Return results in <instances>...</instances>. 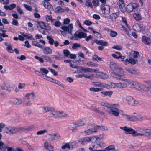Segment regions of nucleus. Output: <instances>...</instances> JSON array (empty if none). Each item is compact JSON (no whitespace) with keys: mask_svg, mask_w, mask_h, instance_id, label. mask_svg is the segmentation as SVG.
<instances>
[{"mask_svg":"<svg viewBox=\"0 0 151 151\" xmlns=\"http://www.w3.org/2000/svg\"><path fill=\"white\" fill-rule=\"evenodd\" d=\"M118 5L122 12H124L126 10L127 12H130L133 9L136 8L138 6L137 4L135 3H132L129 4L126 8L124 0H119Z\"/></svg>","mask_w":151,"mask_h":151,"instance_id":"f257e3e1","label":"nucleus"},{"mask_svg":"<svg viewBox=\"0 0 151 151\" xmlns=\"http://www.w3.org/2000/svg\"><path fill=\"white\" fill-rule=\"evenodd\" d=\"M111 75L112 76L117 80H121L122 81L127 82L129 84L131 88H133L135 87L136 82L131 80L124 79L122 78L124 75V73L123 74H118L114 72L111 73Z\"/></svg>","mask_w":151,"mask_h":151,"instance_id":"f03ea898","label":"nucleus"},{"mask_svg":"<svg viewBox=\"0 0 151 151\" xmlns=\"http://www.w3.org/2000/svg\"><path fill=\"white\" fill-rule=\"evenodd\" d=\"M117 104H112L109 108L108 109V111L110 114L115 116H118L119 114L122 113H121L122 111L117 107Z\"/></svg>","mask_w":151,"mask_h":151,"instance_id":"7ed1b4c3","label":"nucleus"},{"mask_svg":"<svg viewBox=\"0 0 151 151\" xmlns=\"http://www.w3.org/2000/svg\"><path fill=\"white\" fill-rule=\"evenodd\" d=\"M149 130V129L138 128L136 130H135L134 137L138 136L148 137L149 133H147L149 132L148 131Z\"/></svg>","mask_w":151,"mask_h":151,"instance_id":"20e7f679","label":"nucleus"},{"mask_svg":"<svg viewBox=\"0 0 151 151\" xmlns=\"http://www.w3.org/2000/svg\"><path fill=\"white\" fill-rule=\"evenodd\" d=\"M110 67L111 69L114 70V71L113 72H115L118 74H123L124 73L123 69L114 63L111 62ZM112 73V72L111 73Z\"/></svg>","mask_w":151,"mask_h":151,"instance_id":"39448f33","label":"nucleus"},{"mask_svg":"<svg viewBox=\"0 0 151 151\" xmlns=\"http://www.w3.org/2000/svg\"><path fill=\"white\" fill-rule=\"evenodd\" d=\"M18 130V128L14 127H6L5 128V131L6 133L11 134H14Z\"/></svg>","mask_w":151,"mask_h":151,"instance_id":"423d86ee","label":"nucleus"},{"mask_svg":"<svg viewBox=\"0 0 151 151\" xmlns=\"http://www.w3.org/2000/svg\"><path fill=\"white\" fill-rule=\"evenodd\" d=\"M101 8L103 14H104L106 17L107 15L110 14V8L109 5H102L101 6Z\"/></svg>","mask_w":151,"mask_h":151,"instance_id":"0eeeda50","label":"nucleus"},{"mask_svg":"<svg viewBox=\"0 0 151 151\" xmlns=\"http://www.w3.org/2000/svg\"><path fill=\"white\" fill-rule=\"evenodd\" d=\"M74 35L75 37L74 40H77V39L76 38L81 39L86 37L87 36V34L81 31H78L74 34Z\"/></svg>","mask_w":151,"mask_h":151,"instance_id":"6e6552de","label":"nucleus"},{"mask_svg":"<svg viewBox=\"0 0 151 151\" xmlns=\"http://www.w3.org/2000/svg\"><path fill=\"white\" fill-rule=\"evenodd\" d=\"M126 100L127 102L131 105L137 106L138 104V101L135 100L131 96L127 97Z\"/></svg>","mask_w":151,"mask_h":151,"instance_id":"1a4fd4ad","label":"nucleus"},{"mask_svg":"<svg viewBox=\"0 0 151 151\" xmlns=\"http://www.w3.org/2000/svg\"><path fill=\"white\" fill-rule=\"evenodd\" d=\"M47 38L48 40L49 43L51 45H54L55 47L59 45V42L58 41H55L52 37L50 36H47Z\"/></svg>","mask_w":151,"mask_h":151,"instance_id":"9d476101","label":"nucleus"},{"mask_svg":"<svg viewBox=\"0 0 151 151\" xmlns=\"http://www.w3.org/2000/svg\"><path fill=\"white\" fill-rule=\"evenodd\" d=\"M137 89L141 91H146L148 90V88L145 85L136 82L135 87Z\"/></svg>","mask_w":151,"mask_h":151,"instance_id":"9b49d317","label":"nucleus"},{"mask_svg":"<svg viewBox=\"0 0 151 151\" xmlns=\"http://www.w3.org/2000/svg\"><path fill=\"white\" fill-rule=\"evenodd\" d=\"M120 128L121 129L125 131L126 134H132V136L134 137L135 130L132 128H129L127 127H120Z\"/></svg>","mask_w":151,"mask_h":151,"instance_id":"f8f14e48","label":"nucleus"},{"mask_svg":"<svg viewBox=\"0 0 151 151\" xmlns=\"http://www.w3.org/2000/svg\"><path fill=\"white\" fill-rule=\"evenodd\" d=\"M48 136L49 139L51 141L57 140L60 138V135L58 133L50 134Z\"/></svg>","mask_w":151,"mask_h":151,"instance_id":"ddd939ff","label":"nucleus"},{"mask_svg":"<svg viewBox=\"0 0 151 151\" xmlns=\"http://www.w3.org/2000/svg\"><path fill=\"white\" fill-rule=\"evenodd\" d=\"M79 72L81 73L82 71L84 72H96L97 70L91 68H85L83 67L80 66V68Z\"/></svg>","mask_w":151,"mask_h":151,"instance_id":"4468645a","label":"nucleus"},{"mask_svg":"<svg viewBox=\"0 0 151 151\" xmlns=\"http://www.w3.org/2000/svg\"><path fill=\"white\" fill-rule=\"evenodd\" d=\"M97 76L98 78L103 79H107L109 78L108 75L103 72H99L97 74Z\"/></svg>","mask_w":151,"mask_h":151,"instance_id":"2eb2a0df","label":"nucleus"},{"mask_svg":"<svg viewBox=\"0 0 151 151\" xmlns=\"http://www.w3.org/2000/svg\"><path fill=\"white\" fill-rule=\"evenodd\" d=\"M97 132V128L96 127L84 131V133L86 135H90L93 133H96Z\"/></svg>","mask_w":151,"mask_h":151,"instance_id":"dca6fc26","label":"nucleus"},{"mask_svg":"<svg viewBox=\"0 0 151 151\" xmlns=\"http://www.w3.org/2000/svg\"><path fill=\"white\" fill-rule=\"evenodd\" d=\"M45 1L42 2V4L43 6L46 9H50L52 7V5L51 4L48 2L50 0H44Z\"/></svg>","mask_w":151,"mask_h":151,"instance_id":"f3484780","label":"nucleus"},{"mask_svg":"<svg viewBox=\"0 0 151 151\" xmlns=\"http://www.w3.org/2000/svg\"><path fill=\"white\" fill-rule=\"evenodd\" d=\"M43 53L46 55L51 54L52 53V50L49 47H43Z\"/></svg>","mask_w":151,"mask_h":151,"instance_id":"a211bd4d","label":"nucleus"},{"mask_svg":"<svg viewBox=\"0 0 151 151\" xmlns=\"http://www.w3.org/2000/svg\"><path fill=\"white\" fill-rule=\"evenodd\" d=\"M40 28L42 29H50V27L48 24L42 22H40L39 23Z\"/></svg>","mask_w":151,"mask_h":151,"instance_id":"6ab92c4d","label":"nucleus"},{"mask_svg":"<svg viewBox=\"0 0 151 151\" xmlns=\"http://www.w3.org/2000/svg\"><path fill=\"white\" fill-rule=\"evenodd\" d=\"M142 42L145 44L149 45L151 43V39L145 36H143L142 38Z\"/></svg>","mask_w":151,"mask_h":151,"instance_id":"aec40b11","label":"nucleus"},{"mask_svg":"<svg viewBox=\"0 0 151 151\" xmlns=\"http://www.w3.org/2000/svg\"><path fill=\"white\" fill-rule=\"evenodd\" d=\"M127 85L126 83L120 82L116 83V88H126Z\"/></svg>","mask_w":151,"mask_h":151,"instance_id":"412c9836","label":"nucleus"},{"mask_svg":"<svg viewBox=\"0 0 151 151\" xmlns=\"http://www.w3.org/2000/svg\"><path fill=\"white\" fill-rule=\"evenodd\" d=\"M94 42L97 44L101 45L103 46H107L108 45L107 42L104 40H95L94 41Z\"/></svg>","mask_w":151,"mask_h":151,"instance_id":"4be33fe9","label":"nucleus"},{"mask_svg":"<svg viewBox=\"0 0 151 151\" xmlns=\"http://www.w3.org/2000/svg\"><path fill=\"white\" fill-rule=\"evenodd\" d=\"M86 119H82L78 121L76 123L78 127L83 126L86 123Z\"/></svg>","mask_w":151,"mask_h":151,"instance_id":"5701e85b","label":"nucleus"},{"mask_svg":"<svg viewBox=\"0 0 151 151\" xmlns=\"http://www.w3.org/2000/svg\"><path fill=\"white\" fill-rule=\"evenodd\" d=\"M90 140L89 137H86L81 139L79 140V142L81 144L84 145L90 142Z\"/></svg>","mask_w":151,"mask_h":151,"instance_id":"b1692460","label":"nucleus"},{"mask_svg":"<svg viewBox=\"0 0 151 151\" xmlns=\"http://www.w3.org/2000/svg\"><path fill=\"white\" fill-rule=\"evenodd\" d=\"M133 28L134 30L138 32L141 31L142 29V26L138 24H134L133 26Z\"/></svg>","mask_w":151,"mask_h":151,"instance_id":"393cba45","label":"nucleus"},{"mask_svg":"<svg viewBox=\"0 0 151 151\" xmlns=\"http://www.w3.org/2000/svg\"><path fill=\"white\" fill-rule=\"evenodd\" d=\"M44 146L45 148L49 151H53V147L47 142H45L44 144Z\"/></svg>","mask_w":151,"mask_h":151,"instance_id":"a878e982","label":"nucleus"},{"mask_svg":"<svg viewBox=\"0 0 151 151\" xmlns=\"http://www.w3.org/2000/svg\"><path fill=\"white\" fill-rule=\"evenodd\" d=\"M77 127H78L77 126L76 123H73L69 125V128L73 132H76L77 130L76 129Z\"/></svg>","mask_w":151,"mask_h":151,"instance_id":"bb28decb","label":"nucleus"},{"mask_svg":"<svg viewBox=\"0 0 151 151\" xmlns=\"http://www.w3.org/2000/svg\"><path fill=\"white\" fill-rule=\"evenodd\" d=\"M101 93L102 94V96L103 97H104L107 96L110 97H111L113 94V92L111 91H102L101 92Z\"/></svg>","mask_w":151,"mask_h":151,"instance_id":"cd10ccee","label":"nucleus"},{"mask_svg":"<svg viewBox=\"0 0 151 151\" xmlns=\"http://www.w3.org/2000/svg\"><path fill=\"white\" fill-rule=\"evenodd\" d=\"M16 7V4H12L9 6L5 5L4 6V8L6 10H12Z\"/></svg>","mask_w":151,"mask_h":151,"instance_id":"c85d7f7f","label":"nucleus"},{"mask_svg":"<svg viewBox=\"0 0 151 151\" xmlns=\"http://www.w3.org/2000/svg\"><path fill=\"white\" fill-rule=\"evenodd\" d=\"M117 15L116 13H113L111 14L109 16H107L106 17L109 19L115 20L117 17Z\"/></svg>","mask_w":151,"mask_h":151,"instance_id":"c756f323","label":"nucleus"},{"mask_svg":"<svg viewBox=\"0 0 151 151\" xmlns=\"http://www.w3.org/2000/svg\"><path fill=\"white\" fill-rule=\"evenodd\" d=\"M121 115L124 118L127 119L129 121H131L132 115H127L123 113L121 114Z\"/></svg>","mask_w":151,"mask_h":151,"instance_id":"7c9ffc66","label":"nucleus"},{"mask_svg":"<svg viewBox=\"0 0 151 151\" xmlns=\"http://www.w3.org/2000/svg\"><path fill=\"white\" fill-rule=\"evenodd\" d=\"M21 34L23 36L25 37L26 39H34V38L33 37V36L29 33H21Z\"/></svg>","mask_w":151,"mask_h":151,"instance_id":"2f4dec72","label":"nucleus"},{"mask_svg":"<svg viewBox=\"0 0 151 151\" xmlns=\"http://www.w3.org/2000/svg\"><path fill=\"white\" fill-rule=\"evenodd\" d=\"M126 70L131 74H137L138 73L137 70L132 68H126Z\"/></svg>","mask_w":151,"mask_h":151,"instance_id":"473e14b6","label":"nucleus"},{"mask_svg":"<svg viewBox=\"0 0 151 151\" xmlns=\"http://www.w3.org/2000/svg\"><path fill=\"white\" fill-rule=\"evenodd\" d=\"M12 101L14 104L19 105L21 104L22 101L21 99L14 98L13 99Z\"/></svg>","mask_w":151,"mask_h":151,"instance_id":"72a5a7b5","label":"nucleus"},{"mask_svg":"<svg viewBox=\"0 0 151 151\" xmlns=\"http://www.w3.org/2000/svg\"><path fill=\"white\" fill-rule=\"evenodd\" d=\"M31 96L32 98L34 99L35 96V94L33 92L27 93L25 96V97L28 100L30 99V96Z\"/></svg>","mask_w":151,"mask_h":151,"instance_id":"f704fd0d","label":"nucleus"},{"mask_svg":"<svg viewBox=\"0 0 151 151\" xmlns=\"http://www.w3.org/2000/svg\"><path fill=\"white\" fill-rule=\"evenodd\" d=\"M32 44L33 45L37 47L40 48H43V46L40 45L39 42L37 41H33L32 42Z\"/></svg>","mask_w":151,"mask_h":151,"instance_id":"c9c22d12","label":"nucleus"},{"mask_svg":"<svg viewBox=\"0 0 151 151\" xmlns=\"http://www.w3.org/2000/svg\"><path fill=\"white\" fill-rule=\"evenodd\" d=\"M45 19L47 22H51L52 23L54 20V19H52L51 16L46 15L45 16Z\"/></svg>","mask_w":151,"mask_h":151,"instance_id":"e433bc0d","label":"nucleus"},{"mask_svg":"<svg viewBox=\"0 0 151 151\" xmlns=\"http://www.w3.org/2000/svg\"><path fill=\"white\" fill-rule=\"evenodd\" d=\"M102 106H104L105 107L107 108L108 109H109L110 107V106L112 104H109L106 102H101L100 104Z\"/></svg>","mask_w":151,"mask_h":151,"instance_id":"4c0bfd02","label":"nucleus"},{"mask_svg":"<svg viewBox=\"0 0 151 151\" xmlns=\"http://www.w3.org/2000/svg\"><path fill=\"white\" fill-rule=\"evenodd\" d=\"M60 111H57L53 112L52 114L53 116L55 118L60 117Z\"/></svg>","mask_w":151,"mask_h":151,"instance_id":"58836bf2","label":"nucleus"},{"mask_svg":"<svg viewBox=\"0 0 151 151\" xmlns=\"http://www.w3.org/2000/svg\"><path fill=\"white\" fill-rule=\"evenodd\" d=\"M92 58L93 60L96 61H101L102 60L101 58L100 57H99L98 55L96 54H95L93 55L92 56Z\"/></svg>","mask_w":151,"mask_h":151,"instance_id":"ea45409f","label":"nucleus"},{"mask_svg":"<svg viewBox=\"0 0 151 151\" xmlns=\"http://www.w3.org/2000/svg\"><path fill=\"white\" fill-rule=\"evenodd\" d=\"M134 17L135 19L137 20H141V17L139 14L138 13H135L134 14Z\"/></svg>","mask_w":151,"mask_h":151,"instance_id":"a19ab883","label":"nucleus"},{"mask_svg":"<svg viewBox=\"0 0 151 151\" xmlns=\"http://www.w3.org/2000/svg\"><path fill=\"white\" fill-rule=\"evenodd\" d=\"M122 19L123 24H124L129 29V30H130V27L128 25L125 18L124 17H123L122 18Z\"/></svg>","mask_w":151,"mask_h":151,"instance_id":"79ce46f5","label":"nucleus"},{"mask_svg":"<svg viewBox=\"0 0 151 151\" xmlns=\"http://www.w3.org/2000/svg\"><path fill=\"white\" fill-rule=\"evenodd\" d=\"M61 148L62 149L66 150L68 149H70V145L69 143H66L65 145L62 146Z\"/></svg>","mask_w":151,"mask_h":151,"instance_id":"37998d69","label":"nucleus"},{"mask_svg":"<svg viewBox=\"0 0 151 151\" xmlns=\"http://www.w3.org/2000/svg\"><path fill=\"white\" fill-rule=\"evenodd\" d=\"M122 30L125 32V33L128 35L130 34V30H131V28L130 27V30H127L123 25H122ZM128 29H129L128 28Z\"/></svg>","mask_w":151,"mask_h":151,"instance_id":"c03bdc74","label":"nucleus"},{"mask_svg":"<svg viewBox=\"0 0 151 151\" xmlns=\"http://www.w3.org/2000/svg\"><path fill=\"white\" fill-rule=\"evenodd\" d=\"M40 71L42 73L45 75L47 74L49 72V71L45 68H40Z\"/></svg>","mask_w":151,"mask_h":151,"instance_id":"a18cd8bd","label":"nucleus"},{"mask_svg":"<svg viewBox=\"0 0 151 151\" xmlns=\"http://www.w3.org/2000/svg\"><path fill=\"white\" fill-rule=\"evenodd\" d=\"M63 53L65 56L67 57H68L70 54V52L67 49L63 50Z\"/></svg>","mask_w":151,"mask_h":151,"instance_id":"49530a36","label":"nucleus"},{"mask_svg":"<svg viewBox=\"0 0 151 151\" xmlns=\"http://www.w3.org/2000/svg\"><path fill=\"white\" fill-rule=\"evenodd\" d=\"M87 64L88 66L92 67H97L98 66V64H97L93 63L92 62H88L87 63Z\"/></svg>","mask_w":151,"mask_h":151,"instance_id":"de8ad7c7","label":"nucleus"},{"mask_svg":"<svg viewBox=\"0 0 151 151\" xmlns=\"http://www.w3.org/2000/svg\"><path fill=\"white\" fill-rule=\"evenodd\" d=\"M102 89L101 88H93L92 87L90 88V90L91 91H95L96 92H99L101 91Z\"/></svg>","mask_w":151,"mask_h":151,"instance_id":"09e8293b","label":"nucleus"},{"mask_svg":"<svg viewBox=\"0 0 151 151\" xmlns=\"http://www.w3.org/2000/svg\"><path fill=\"white\" fill-rule=\"evenodd\" d=\"M131 54L132 55L133 57L134 58H136L138 57L139 53L137 51H132L131 52Z\"/></svg>","mask_w":151,"mask_h":151,"instance_id":"8fccbe9b","label":"nucleus"},{"mask_svg":"<svg viewBox=\"0 0 151 151\" xmlns=\"http://www.w3.org/2000/svg\"><path fill=\"white\" fill-rule=\"evenodd\" d=\"M110 36L112 37H115L117 36V33L116 31L110 30Z\"/></svg>","mask_w":151,"mask_h":151,"instance_id":"3c124183","label":"nucleus"},{"mask_svg":"<svg viewBox=\"0 0 151 151\" xmlns=\"http://www.w3.org/2000/svg\"><path fill=\"white\" fill-rule=\"evenodd\" d=\"M92 3L93 6L96 7L99 4V0H92Z\"/></svg>","mask_w":151,"mask_h":151,"instance_id":"603ef678","label":"nucleus"},{"mask_svg":"<svg viewBox=\"0 0 151 151\" xmlns=\"http://www.w3.org/2000/svg\"><path fill=\"white\" fill-rule=\"evenodd\" d=\"M89 138L90 139V141H91L92 142H94L98 140L97 137L95 136L90 137H89Z\"/></svg>","mask_w":151,"mask_h":151,"instance_id":"864d4df0","label":"nucleus"},{"mask_svg":"<svg viewBox=\"0 0 151 151\" xmlns=\"http://www.w3.org/2000/svg\"><path fill=\"white\" fill-rule=\"evenodd\" d=\"M97 129H100L101 130L103 131H105L108 130V128L107 127L104 126H97L96 127Z\"/></svg>","mask_w":151,"mask_h":151,"instance_id":"5fc2aeb1","label":"nucleus"},{"mask_svg":"<svg viewBox=\"0 0 151 151\" xmlns=\"http://www.w3.org/2000/svg\"><path fill=\"white\" fill-rule=\"evenodd\" d=\"M44 110V112H47L50 111L52 109V108L49 107H43L42 108Z\"/></svg>","mask_w":151,"mask_h":151,"instance_id":"6e6d98bb","label":"nucleus"},{"mask_svg":"<svg viewBox=\"0 0 151 151\" xmlns=\"http://www.w3.org/2000/svg\"><path fill=\"white\" fill-rule=\"evenodd\" d=\"M47 131L45 129L42 130H40L37 131L36 133V134L37 135H41L45 134L47 132Z\"/></svg>","mask_w":151,"mask_h":151,"instance_id":"4d7b16f0","label":"nucleus"},{"mask_svg":"<svg viewBox=\"0 0 151 151\" xmlns=\"http://www.w3.org/2000/svg\"><path fill=\"white\" fill-rule=\"evenodd\" d=\"M91 108L93 111L95 112H96L99 113H101V112L100 111L99 109L98 108H96V107L94 106H91Z\"/></svg>","mask_w":151,"mask_h":151,"instance_id":"13d9d810","label":"nucleus"},{"mask_svg":"<svg viewBox=\"0 0 151 151\" xmlns=\"http://www.w3.org/2000/svg\"><path fill=\"white\" fill-rule=\"evenodd\" d=\"M129 61L130 63L131 64L134 65L136 63L137 60L134 58H129Z\"/></svg>","mask_w":151,"mask_h":151,"instance_id":"bf43d9fd","label":"nucleus"},{"mask_svg":"<svg viewBox=\"0 0 151 151\" xmlns=\"http://www.w3.org/2000/svg\"><path fill=\"white\" fill-rule=\"evenodd\" d=\"M23 6L27 10L29 11H31L32 10V8L30 6H29L26 4H24L23 5Z\"/></svg>","mask_w":151,"mask_h":151,"instance_id":"052dcab7","label":"nucleus"},{"mask_svg":"<svg viewBox=\"0 0 151 151\" xmlns=\"http://www.w3.org/2000/svg\"><path fill=\"white\" fill-rule=\"evenodd\" d=\"M57 12H63L65 11V10L62 8L58 6L56 9Z\"/></svg>","mask_w":151,"mask_h":151,"instance_id":"680f3d73","label":"nucleus"},{"mask_svg":"<svg viewBox=\"0 0 151 151\" xmlns=\"http://www.w3.org/2000/svg\"><path fill=\"white\" fill-rule=\"evenodd\" d=\"M93 84L96 86L99 87H102V84L100 82H93Z\"/></svg>","mask_w":151,"mask_h":151,"instance_id":"e2e57ef3","label":"nucleus"},{"mask_svg":"<svg viewBox=\"0 0 151 151\" xmlns=\"http://www.w3.org/2000/svg\"><path fill=\"white\" fill-rule=\"evenodd\" d=\"M34 58L39 60L40 63H43L44 62V60L43 58H41L40 57H39L38 56H34Z\"/></svg>","mask_w":151,"mask_h":151,"instance_id":"0e129e2a","label":"nucleus"},{"mask_svg":"<svg viewBox=\"0 0 151 151\" xmlns=\"http://www.w3.org/2000/svg\"><path fill=\"white\" fill-rule=\"evenodd\" d=\"M61 29L64 31L66 32H69L70 33L71 32V30H70L69 28L67 26H63L61 27Z\"/></svg>","mask_w":151,"mask_h":151,"instance_id":"69168bd1","label":"nucleus"},{"mask_svg":"<svg viewBox=\"0 0 151 151\" xmlns=\"http://www.w3.org/2000/svg\"><path fill=\"white\" fill-rule=\"evenodd\" d=\"M80 46L81 45L80 44L78 43H76L73 44L72 46V48L73 49H76Z\"/></svg>","mask_w":151,"mask_h":151,"instance_id":"338daca9","label":"nucleus"},{"mask_svg":"<svg viewBox=\"0 0 151 151\" xmlns=\"http://www.w3.org/2000/svg\"><path fill=\"white\" fill-rule=\"evenodd\" d=\"M65 80L70 83H71L73 82L74 79L71 77H68L66 78Z\"/></svg>","mask_w":151,"mask_h":151,"instance_id":"774afa93","label":"nucleus"}]
</instances>
